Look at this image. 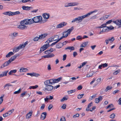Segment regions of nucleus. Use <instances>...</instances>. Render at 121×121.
<instances>
[{"mask_svg": "<svg viewBox=\"0 0 121 121\" xmlns=\"http://www.w3.org/2000/svg\"><path fill=\"white\" fill-rule=\"evenodd\" d=\"M53 48H51L50 49L48 50L44 51V53L45 54H47L48 53L49 54L53 51Z\"/></svg>", "mask_w": 121, "mask_h": 121, "instance_id": "14", "label": "nucleus"}, {"mask_svg": "<svg viewBox=\"0 0 121 121\" xmlns=\"http://www.w3.org/2000/svg\"><path fill=\"white\" fill-rule=\"evenodd\" d=\"M69 49L71 50H74V48L73 46L71 47H68L65 48V49Z\"/></svg>", "mask_w": 121, "mask_h": 121, "instance_id": "34", "label": "nucleus"}, {"mask_svg": "<svg viewBox=\"0 0 121 121\" xmlns=\"http://www.w3.org/2000/svg\"><path fill=\"white\" fill-rule=\"evenodd\" d=\"M17 71V70L16 69H14L13 70H11L9 73V75H11L13 73H15Z\"/></svg>", "mask_w": 121, "mask_h": 121, "instance_id": "33", "label": "nucleus"}, {"mask_svg": "<svg viewBox=\"0 0 121 121\" xmlns=\"http://www.w3.org/2000/svg\"><path fill=\"white\" fill-rule=\"evenodd\" d=\"M19 50L17 47H14L13 49V52L15 53L18 51Z\"/></svg>", "mask_w": 121, "mask_h": 121, "instance_id": "31", "label": "nucleus"}, {"mask_svg": "<svg viewBox=\"0 0 121 121\" xmlns=\"http://www.w3.org/2000/svg\"><path fill=\"white\" fill-rule=\"evenodd\" d=\"M22 8L23 10H29L31 9H33V7H32L26 6H23L22 7Z\"/></svg>", "mask_w": 121, "mask_h": 121, "instance_id": "8", "label": "nucleus"}, {"mask_svg": "<svg viewBox=\"0 0 121 121\" xmlns=\"http://www.w3.org/2000/svg\"><path fill=\"white\" fill-rule=\"evenodd\" d=\"M69 6H71L75 5H78V3L76 2L70 3H68Z\"/></svg>", "mask_w": 121, "mask_h": 121, "instance_id": "16", "label": "nucleus"}, {"mask_svg": "<svg viewBox=\"0 0 121 121\" xmlns=\"http://www.w3.org/2000/svg\"><path fill=\"white\" fill-rule=\"evenodd\" d=\"M115 114L114 113H113L110 116V118L112 119H114L115 118Z\"/></svg>", "mask_w": 121, "mask_h": 121, "instance_id": "44", "label": "nucleus"}, {"mask_svg": "<svg viewBox=\"0 0 121 121\" xmlns=\"http://www.w3.org/2000/svg\"><path fill=\"white\" fill-rule=\"evenodd\" d=\"M48 80L49 81L51 85H52L53 84V83H55L54 79H51Z\"/></svg>", "mask_w": 121, "mask_h": 121, "instance_id": "38", "label": "nucleus"}, {"mask_svg": "<svg viewBox=\"0 0 121 121\" xmlns=\"http://www.w3.org/2000/svg\"><path fill=\"white\" fill-rule=\"evenodd\" d=\"M79 116V114L78 113H77L75 115H74L73 116V117L75 118L76 117H78Z\"/></svg>", "mask_w": 121, "mask_h": 121, "instance_id": "60", "label": "nucleus"}, {"mask_svg": "<svg viewBox=\"0 0 121 121\" xmlns=\"http://www.w3.org/2000/svg\"><path fill=\"white\" fill-rule=\"evenodd\" d=\"M83 96V94L81 95L79 94L77 95V98L78 99H80Z\"/></svg>", "mask_w": 121, "mask_h": 121, "instance_id": "46", "label": "nucleus"}, {"mask_svg": "<svg viewBox=\"0 0 121 121\" xmlns=\"http://www.w3.org/2000/svg\"><path fill=\"white\" fill-rule=\"evenodd\" d=\"M12 86V85L11 84H10L9 83H7L4 86V88H5L6 87V86Z\"/></svg>", "mask_w": 121, "mask_h": 121, "instance_id": "54", "label": "nucleus"}, {"mask_svg": "<svg viewBox=\"0 0 121 121\" xmlns=\"http://www.w3.org/2000/svg\"><path fill=\"white\" fill-rule=\"evenodd\" d=\"M109 39L110 42H113L114 41L115 39L113 37H112L111 38V39Z\"/></svg>", "mask_w": 121, "mask_h": 121, "instance_id": "58", "label": "nucleus"}, {"mask_svg": "<svg viewBox=\"0 0 121 121\" xmlns=\"http://www.w3.org/2000/svg\"><path fill=\"white\" fill-rule=\"evenodd\" d=\"M52 37H50L49 39L48 40L49 41V43H50L52 41H53V38H52Z\"/></svg>", "mask_w": 121, "mask_h": 121, "instance_id": "61", "label": "nucleus"}, {"mask_svg": "<svg viewBox=\"0 0 121 121\" xmlns=\"http://www.w3.org/2000/svg\"><path fill=\"white\" fill-rule=\"evenodd\" d=\"M112 22L113 23L119 26V20H117L116 21H113Z\"/></svg>", "mask_w": 121, "mask_h": 121, "instance_id": "37", "label": "nucleus"}, {"mask_svg": "<svg viewBox=\"0 0 121 121\" xmlns=\"http://www.w3.org/2000/svg\"><path fill=\"white\" fill-rule=\"evenodd\" d=\"M12 13V12L10 11H9L4 12L3 13V14L5 15H8L9 16H13V14Z\"/></svg>", "mask_w": 121, "mask_h": 121, "instance_id": "12", "label": "nucleus"}, {"mask_svg": "<svg viewBox=\"0 0 121 121\" xmlns=\"http://www.w3.org/2000/svg\"><path fill=\"white\" fill-rule=\"evenodd\" d=\"M14 53L12 52H9L6 55V57H10L12 55H13Z\"/></svg>", "mask_w": 121, "mask_h": 121, "instance_id": "27", "label": "nucleus"}, {"mask_svg": "<svg viewBox=\"0 0 121 121\" xmlns=\"http://www.w3.org/2000/svg\"><path fill=\"white\" fill-rule=\"evenodd\" d=\"M49 16L50 15L49 14L45 13L43 15V17L44 18L48 19L49 18Z\"/></svg>", "mask_w": 121, "mask_h": 121, "instance_id": "20", "label": "nucleus"}, {"mask_svg": "<svg viewBox=\"0 0 121 121\" xmlns=\"http://www.w3.org/2000/svg\"><path fill=\"white\" fill-rule=\"evenodd\" d=\"M73 27L72 26V27L71 28L68 29L66 31L67 32L68 34L69 35L70 34V33L71 32L72 30H73Z\"/></svg>", "mask_w": 121, "mask_h": 121, "instance_id": "21", "label": "nucleus"}, {"mask_svg": "<svg viewBox=\"0 0 121 121\" xmlns=\"http://www.w3.org/2000/svg\"><path fill=\"white\" fill-rule=\"evenodd\" d=\"M87 63V62L86 61L84 62V68H86V69H88L89 67L88 65H85Z\"/></svg>", "mask_w": 121, "mask_h": 121, "instance_id": "32", "label": "nucleus"}, {"mask_svg": "<svg viewBox=\"0 0 121 121\" xmlns=\"http://www.w3.org/2000/svg\"><path fill=\"white\" fill-rule=\"evenodd\" d=\"M28 22H29V24H31L33 23H34V21L33 20V18H30V19H28Z\"/></svg>", "mask_w": 121, "mask_h": 121, "instance_id": "29", "label": "nucleus"}, {"mask_svg": "<svg viewBox=\"0 0 121 121\" xmlns=\"http://www.w3.org/2000/svg\"><path fill=\"white\" fill-rule=\"evenodd\" d=\"M11 63V61H9V60L8 61L6 62L1 66V68H3L7 66Z\"/></svg>", "mask_w": 121, "mask_h": 121, "instance_id": "6", "label": "nucleus"}, {"mask_svg": "<svg viewBox=\"0 0 121 121\" xmlns=\"http://www.w3.org/2000/svg\"><path fill=\"white\" fill-rule=\"evenodd\" d=\"M8 71V70H7L3 72L1 74H0V75H1V77L7 76V74Z\"/></svg>", "mask_w": 121, "mask_h": 121, "instance_id": "19", "label": "nucleus"}, {"mask_svg": "<svg viewBox=\"0 0 121 121\" xmlns=\"http://www.w3.org/2000/svg\"><path fill=\"white\" fill-rule=\"evenodd\" d=\"M94 73L93 72H91L87 74L86 77L87 78H89L92 76L94 74Z\"/></svg>", "mask_w": 121, "mask_h": 121, "instance_id": "26", "label": "nucleus"}, {"mask_svg": "<svg viewBox=\"0 0 121 121\" xmlns=\"http://www.w3.org/2000/svg\"><path fill=\"white\" fill-rule=\"evenodd\" d=\"M112 22V20H109L107 22L105 23L104 24L101 25V26H99L97 27L98 28H101L103 27H105L106 26V25L107 24H110V23Z\"/></svg>", "mask_w": 121, "mask_h": 121, "instance_id": "4", "label": "nucleus"}, {"mask_svg": "<svg viewBox=\"0 0 121 121\" xmlns=\"http://www.w3.org/2000/svg\"><path fill=\"white\" fill-rule=\"evenodd\" d=\"M53 106L52 104H50L48 107V109L49 110H50L52 108Z\"/></svg>", "mask_w": 121, "mask_h": 121, "instance_id": "62", "label": "nucleus"}, {"mask_svg": "<svg viewBox=\"0 0 121 121\" xmlns=\"http://www.w3.org/2000/svg\"><path fill=\"white\" fill-rule=\"evenodd\" d=\"M4 94L2 96H1L0 97V104H1L2 103L3 101V98L4 97Z\"/></svg>", "mask_w": 121, "mask_h": 121, "instance_id": "42", "label": "nucleus"}, {"mask_svg": "<svg viewBox=\"0 0 121 121\" xmlns=\"http://www.w3.org/2000/svg\"><path fill=\"white\" fill-rule=\"evenodd\" d=\"M49 42H48V43L44 45L47 49L48 47L50 46V45H49Z\"/></svg>", "mask_w": 121, "mask_h": 121, "instance_id": "56", "label": "nucleus"}, {"mask_svg": "<svg viewBox=\"0 0 121 121\" xmlns=\"http://www.w3.org/2000/svg\"><path fill=\"white\" fill-rule=\"evenodd\" d=\"M38 87V85H36L35 86H31L29 87V88L30 89H35Z\"/></svg>", "mask_w": 121, "mask_h": 121, "instance_id": "35", "label": "nucleus"}, {"mask_svg": "<svg viewBox=\"0 0 121 121\" xmlns=\"http://www.w3.org/2000/svg\"><path fill=\"white\" fill-rule=\"evenodd\" d=\"M109 16V15H106L103 17V20H105Z\"/></svg>", "mask_w": 121, "mask_h": 121, "instance_id": "49", "label": "nucleus"}, {"mask_svg": "<svg viewBox=\"0 0 121 121\" xmlns=\"http://www.w3.org/2000/svg\"><path fill=\"white\" fill-rule=\"evenodd\" d=\"M120 92V91L119 90H115L114 91H113L112 93V94H115L116 93H118L119 92Z\"/></svg>", "mask_w": 121, "mask_h": 121, "instance_id": "57", "label": "nucleus"}, {"mask_svg": "<svg viewBox=\"0 0 121 121\" xmlns=\"http://www.w3.org/2000/svg\"><path fill=\"white\" fill-rule=\"evenodd\" d=\"M27 75H30L31 77L34 76L36 77H38L40 75L39 74H37L34 73H27Z\"/></svg>", "mask_w": 121, "mask_h": 121, "instance_id": "9", "label": "nucleus"}, {"mask_svg": "<svg viewBox=\"0 0 121 121\" xmlns=\"http://www.w3.org/2000/svg\"><path fill=\"white\" fill-rule=\"evenodd\" d=\"M102 81V79L101 78H98L97 80V83L95 84V86H97L98 84L99 83H100Z\"/></svg>", "mask_w": 121, "mask_h": 121, "instance_id": "22", "label": "nucleus"}, {"mask_svg": "<svg viewBox=\"0 0 121 121\" xmlns=\"http://www.w3.org/2000/svg\"><path fill=\"white\" fill-rule=\"evenodd\" d=\"M18 28L22 30L26 29H27V27L26 26L22 25H20L18 26Z\"/></svg>", "mask_w": 121, "mask_h": 121, "instance_id": "11", "label": "nucleus"}, {"mask_svg": "<svg viewBox=\"0 0 121 121\" xmlns=\"http://www.w3.org/2000/svg\"><path fill=\"white\" fill-rule=\"evenodd\" d=\"M23 20L25 22V25H27L29 24L28 19H25Z\"/></svg>", "mask_w": 121, "mask_h": 121, "instance_id": "51", "label": "nucleus"}, {"mask_svg": "<svg viewBox=\"0 0 121 121\" xmlns=\"http://www.w3.org/2000/svg\"><path fill=\"white\" fill-rule=\"evenodd\" d=\"M66 105L64 104H63V105L61 106V108H62L64 109L66 108Z\"/></svg>", "mask_w": 121, "mask_h": 121, "instance_id": "64", "label": "nucleus"}, {"mask_svg": "<svg viewBox=\"0 0 121 121\" xmlns=\"http://www.w3.org/2000/svg\"><path fill=\"white\" fill-rule=\"evenodd\" d=\"M48 35L47 33H44L43 34H41L39 36V37L40 39H42L44 37L47 36Z\"/></svg>", "mask_w": 121, "mask_h": 121, "instance_id": "13", "label": "nucleus"}, {"mask_svg": "<svg viewBox=\"0 0 121 121\" xmlns=\"http://www.w3.org/2000/svg\"><path fill=\"white\" fill-rule=\"evenodd\" d=\"M67 99V98H66V97H64L62 99L60 100V101L61 102H62L65 100H66Z\"/></svg>", "mask_w": 121, "mask_h": 121, "instance_id": "53", "label": "nucleus"}, {"mask_svg": "<svg viewBox=\"0 0 121 121\" xmlns=\"http://www.w3.org/2000/svg\"><path fill=\"white\" fill-rule=\"evenodd\" d=\"M48 55L49 58L55 56L54 55L53 53H51V54H48Z\"/></svg>", "mask_w": 121, "mask_h": 121, "instance_id": "59", "label": "nucleus"}, {"mask_svg": "<svg viewBox=\"0 0 121 121\" xmlns=\"http://www.w3.org/2000/svg\"><path fill=\"white\" fill-rule=\"evenodd\" d=\"M32 112H30L27 113L26 116V117L28 118H30L32 115Z\"/></svg>", "mask_w": 121, "mask_h": 121, "instance_id": "24", "label": "nucleus"}, {"mask_svg": "<svg viewBox=\"0 0 121 121\" xmlns=\"http://www.w3.org/2000/svg\"><path fill=\"white\" fill-rule=\"evenodd\" d=\"M83 38H82L81 36L79 35L77 36L76 37V39L78 40H79L80 39L82 40Z\"/></svg>", "mask_w": 121, "mask_h": 121, "instance_id": "48", "label": "nucleus"}, {"mask_svg": "<svg viewBox=\"0 0 121 121\" xmlns=\"http://www.w3.org/2000/svg\"><path fill=\"white\" fill-rule=\"evenodd\" d=\"M12 14L13 16V15L17 14H20V13L19 11H17L15 12H12Z\"/></svg>", "mask_w": 121, "mask_h": 121, "instance_id": "39", "label": "nucleus"}, {"mask_svg": "<svg viewBox=\"0 0 121 121\" xmlns=\"http://www.w3.org/2000/svg\"><path fill=\"white\" fill-rule=\"evenodd\" d=\"M47 49L44 45H43L40 48V50L39 52V53H41L42 52L44 51Z\"/></svg>", "mask_w": 121, "mask_h": 121, "instance_id": "15", "label": "nucleus"}, {"mask_svg": "<svg viewBox=\"0 0 121 121\" xmlns=\"http://www.w3.org/2000/svg\"><path fill=\"white\" fill-rule=\"evenodd\" d=\"M49 81L48 80H46L44 82V83L45 85L46 86H47L48 85H51Z\"/></svg>", "mask_w": 121, "mask_h": 121, "instance_id": "25", "label": "nucleus"}, {"mask_svg": "<svg viewBox=\"0 0 121 121\" xmlns=\"http://www.w3.org/2000/svg\"><path fill=\"white\" fill-rule=\"evenodd\" d=\"M76 90H71L69 91H68L67 92L69 94H70L72 93L73 92H74Z\"/></svg>", "mask_w": 121, "mask_h": 121, "instance_id": "40", "label": "nucleus"}, {"mask_svg": "<svg viewBox=\"0 0 121 121\" xmlns=\"http://www.w3.org/2000/svg\"><path fill=\"white\" fill-rule=\"evenodd\" d=\"M21 91V89H19L18 90L15 91L14 93V94H18Z\"/></svg>", "mask_w": 121, "mask_h": 121, "instance_id": "47", "label": "nucleus"}, {"mask_svg": "<svg viewBox=\"0 0 121 121\" xmlns=\"http://www.w3.org/2000/svg\"><path fill=\"white\" fill-rule=\"evenodd\" d=\"M67 32L66 31L63 32L62 34L64 38H66L68 35L69 34H68Z\"/></svg>", "mask_w": 121, "mask_h": 121, "instance_id": "30", "label": "nucleus"}, {"mask_svg": "<svg viewBox=\"0 0 121 121\" xmlns=\"http://www.w3.org/2000/svg\"><path fill=\"white\" fill-rule=\"evenodd\" d=\"M47 113L46 112L42 113L41 114V118L42 120H44L47 116Z\"/></svg>", "mask_w": 121, "mask_h": 121, "instance_id": "10", "label": "nucleus"}, {"mask_svg": "<svg viewBox=\"0 0 121 121\" xmlns=\"http://www.w3.org/2000/svg\"><path fill=\"white\" fill-rule=\"evenodd\" d=\"M10 114H9V112H6L5 114H4L3 115V116L4 117H5L8 116H9L10 115Z\"/></svg>", "mask_w": 121, "mask_h": 121, "instance_id": "50", "label": "nucleus"}, {"mask_svg": "<svg viewBox=\"0 0 121 121\" xmlns=\"http://www.w3.org/2000/svg\"><path fill=\"white\" fill-rule=\"evenodd\" d=\"M34 23L39 22L41 23L42 22V17L41 16H36L33 18Z\"/></svg>", "mask_w": 121, "mask_h": 121, "instance_id": "1", "label": "nucleus"}, {"mask_svg": "<svg viewBox=\"0 0 121 121\" xmlns=\"http://www.w3.org/2000/svg\"><path fill=\"white\" fill-rule=\"evenodd\" d=\"M91 14V13L90 12L89 13H87L86 14L84 15L83 18H84L86 17H88Z\"/></svg>", "mask_w": 121, "mask_h": 121, "instance_id": "43", "label": "nucleus"}, {"mask_svg": "<svg viewBox=\"0 0 121 121\" xmlns=\"http://www.w3.org/2000/svg\"><path fill=\"white\" fill-rule=\"evenodd\" d=\"M28 71V69L27 68H24L23 67H22L20 69V72H26Z\"/></svg>", "mask_w": 121, "mask_h": 121, "instance_id": "18", "label": "nucleus"}, {"mask_svg": "<svg viewBox=\"0 0 121 121\" xmlns=\"http://www.w3.org/2000/svg\"><path fill=\"white\" fill-rule=\"evenodd\" d=\"M83 19V15L80 17H78L73 19L72 21V22H77L78 23H79L81 22Z\"/></svg>", "mask_w": 121, "mask_h": 121, "instance_id": "2", "label": "nucleus"}, {"mask_svg": "<svg viewBox=\"0 0 121 121\" xmlns=\"http://www.w3.org/2000/svg\"><path fill=\"white\" fill-rule=\"evenodd\" d=\"M82 88V86L81 85H80L78 86L77 88L78 90H81Z\"/></svg>", "mask_w": 121, "mask_h": 121, "instance_id": "55", "label": "nucleus"}, {"mask_svg": "<svg viewBox=\"0 0 121 121\" xmlns=\"http://www.w3.org/2000/svg\"><path fill=\"white\" fill-rule=\"evenodd\" d=\"M25 23L24 21L23 20L20 22V24L26 26V25H25Z\"/></svg>", "mask_w": 121, "mask_h": 121, "instance_id": "63", "label": "nucleus"}, {"mask_svg": "<svg viewBox=\"0 0 121 121\" xmlns=\"http://www.w3.org/2000/svg\"><path fill=\"white\" fill-rule=\"evenodd\" d=\"M17 47L19 50L23 48H24V46L22 44H20L18 47Z\"/></svg>", "mask_w": 121, "mask_h": 121, "instance_id": "41", "label": "nucleus"}, {"mask_svg": "<svg viewBox=\"0 0 121 121\" xmlns=\"http://www.w3.org/2000/svg\"><path fill=\"white\" fill-rule=\"evenodd\" d=\"M20 56V54H16L14 56H12L11 58L9 60V61H10L11 62L14 61L17 57L19 56Z\"/></svg>", "mask_w": 121, "mask_h": 121, "instance_id": "5", "label": "nucleus"}, {"mask_svg": "<svg viewBox=\"0 0 121 121\" xmlns=\"http://www.w3.org/2000/svg\"><path fill=\"white\" fill-rule=\"evenodd\" d=\"M101 64L103 68L105 67L108 66V64L107 63L102 64Z\"/></svg>", "mask_w": 121, "mask_h": 121, "instance_id": "52", "label": "nucleus"}, {"mask_svg": "<svg viewBox=\"0 0 121 121\" xmlns=\"http://www.w3.org/2000/svg\"><path fill=\"white\" fill-rule=\"evenodd\" d=\"M39 39H40L39 37H36L33 39V40L35 41H38Z\"/></svg>", "mask_w": 121, "mask_h": 121, "instance_id": "45", "label": "nucleus"}, {"mask_svg": "<svg viewBox=\"0 0 121 121\" xmlns=\"http://www.w3.org/2000/svg\"><path fill=\"white\" fill-rule=\"evenodd\" d=\"M59 36L57 35H55L54 36V37H53V41H56L59 38Z\"/></svg>", "mask_w": 121, "mask_h": 121, "instance_id": "28", "label": "nucleus"}, {"mask_svg": "<svg viewBox=\"0 0 121 121\" xmlns=\"http://www.w3.org/2000/svg\"><path fill=\"white\" fill-rule=\"evenodd\" d=\"M62 77H60L59 78H58L57 79H54V83H57L59 81H60L62 79Z\"/></svg>", "mask_w": 121, "mask_h": 121, "instance_id": "23", "label": "nucleus"}, {"mask_svg": "<svg viewBox=\"0 0 121 121\" xmlns=\"http://www.w3.org/2000/svg\"><path fill=\"white\" fill-rule=\"evenodd\" d=\"M46 87L45 88V89L46 90L48 91H51L52 90L53 88V87L51 85H48L47 86H46Z\"/></svg>", "mask_w": 121, "mask_h": 121, "instance_id": "7", "label": "nucleus"}, {"mask_svg": "<svg viewBox=\"0 0 121 121\" xmlns=\"http://www.w3.org/2000/svg\"><path fill=\"white\" fill-rule=\"evenodd\" d=\"M62 44V43L61 42H60L59 43L57 44L56 45V48H61L63 46V45Z\"/></svg>", "mask_w": 121, "mask_h": 121, "instance_id": "17", "label": "nucleus"}, {"mask_svg": "<svg viewBox=\"0 0 121 121\" xmlns=\"http://www.w3.org/2000/svg\"><path fill=\"white\" fill-rule=\"evenodd\" d=\"M105 27L108 28V31L113 30L114 29V27L112 26H111L109 27L106 26Z\"/></svg>", "mask_w": 121, "mask_h": 121, "instance_id": "36", "label": "nucleus"}, {"mask_svg": "<svg viewBox=\"0 0 121 121\" xmlns=\"http://www.w3.org/2000/svg\"><path fill=\"white\" fill-rule=\"evenodd\" d=\"M67 24V23L66 22H61L57 25L56 28H62L65 26Z\"/></svg>", "mask_w": 121, "mask_h": 121, "instance_id": "3", "label": "nucleus"}]
</instances>
